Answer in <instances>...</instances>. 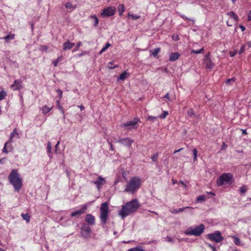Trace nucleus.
I'll return each instance as SVG.
<instances>
[{
	"label": "nucleus",
	"mask_w": 251,
	"mask_h": 251,
	"mask_svg": "<svg viewBox=\"0 0 251 251\" xmlns=\"http://www.w3.org/2000/svg\"><path fill=\"white\" fill-rule=\"evenodd\" d=\"M82 45L81 42H79L77 43L76 47L73 50V52H75L78 50L79 47Z\"/></svg>",
	"instance_id": "43"
},
{
	"label": "nucleus",
	"mask_w": 251,
	"mask_h": 251,
	"mask_svg": "<svg viewBox=\"0 0 251 251\" xmlns=\"http://www.w3.org/2000/svg\"><path fill=\"white\" fill-rule=\"evenodd\" d=\"M179 16H180L182 18H183V19H184V20H187V21H191L193 24H195V19H190V18H187L186 16H185L184 15H183V14H179Z\"/></svg>",
	"instance_id": "31"
},
{
	"label": "nucleus",
	"mask_w": 251,
	"mask_h": 251,
	"mask_svg": "<svg viewBox=\"0 0 251 251\" xmlns=\"http://www.w3.org/2000/svg\"><path fill=\"white\" fill-rule=\"evenodd\" d=\"M179 183L181 184V185H182L184 187V188H186V187H187L186 185L182 181H180L179 182Z\"/></svg>",
	"instance_id": "59"
},
{
	"label": "nucleus",
	"mask_w": 251,
	"mask_h": 251,
	"mask_svg": "<svg viewBox=\"0 0 251 251\" xmlns=\"http://www.w3.org/2000/svg\"><path fill=\"white\" fill-rule=\"evenodd\" d=\"M78 107L79 108H80L81 110H83L84 109V107L83 105H79V106H78Z\"/></svg>",
	"instance_id": "61"
},
{
	"label": "nucleus",
	"mask_w": 251,
	"mask_h": 251,
	"mask_svg": "<svg viewBox=\"0 0 251 251\" xmlns=\"http://www.w3.org/2000/svg\"><path fill=\"white\" fill-rule=\"evenodd\" d=\"M87 53V52L86 51H82L81 53H79V54H78L77 55V56L78 57H81L85 54H86Z\"/></svg>",
	"instance_id": "54"
},
{
	"label": "nucleus",
	"mask_w": 251,
	"mask_h": 251,
	"mask_svg": "<svg viewBox=\"0 0 251 251\" xmlns=\"http://www.w3.org/2000/svg\"><path fill=\"white\" fill-rule=\"evenodd\" d=\"M58 108L59 109V110H60L61 113L63 115V118L64 119L65 118V113H64V110L63 109V107L62 106H58Z\"/></svg>",
	"instance_id": "48"
},
{
	"label": "nucleus",
	"mask_w": 251,
	"mask_h": 251,
	"mask_svg": "<svg viewBox=\"0 0 251 251\" xmlns=\"http://www.w3.org/2000/svg\"><path fill=\"white\" fill-rule=\"evenodd\" d=\"M231 237L233 239L234 244L237 246H240L241 245V241L239 238L235 236H231Z\"/></svg>",
	"instance_id": "25"
},
{
	"label": "nucleus",
	"mask_w": 251,
	"mask_h": 251,
	"mask_svg": "<svg viewBox=\"0 0 251 251\" xmlns=\"http://www.w3.org/2000/svg\"><path fill=\"white\" fill-rule=\"evenodd\" d=\"M182 149H183L182 148H181V149H179V150H176V151H174V153H177V152H179L180 151H181Z\"/></svg>",
	"instance_id": "62"
},
{
	"label": "nucleus",
	"mask_w": 251,
	"mask_h": 251,
	"mask_svg": "<svg viewBox=\"0 0 251 251\" xmlns=\"http://www.w3.org/2000/svg\"><path fill=\"white\" fill-rule=\"evenodd\" d=\"M51 144L50 142H48L47 143V152L48 154V156L50 158H52L51 154Z\"/></svg>",
	"instance_id": "24"
},
{
	"label": "nucleus",
	"mask_w": 251,
	"mask_h": 251,
	"mask_svg": "<svg viewBox=\"0 0 251 251\" xmlns=\"http://www.w3.org/2000/svg\"><path fill=\"white\" fill-rule=\"evenodd\" d=\"M233 182V175L230 173H224L217 179L216 183L217 186H221L224 185H229Z\"/></svg>",
	"instance_id": "5"
},
{
	"label": "nucleus",
	"mask_w": 251,
	"mask_h": 251,
	"mask_svg": "<svg viewBox=\"0 0 251 251\" xmlns=\"http://www.w3.org/2000/svg\"><path fill=\"white\" fill-rule=\"evenodd\" d=\"M204 63L206 68L211 69L213 67V64L208 55L205 57Z\"/></svg>",
	"instance_id": "17"
},
{
	"label": "nucleus",
	"mask_w": 251,
	"mask_h": 251,
	"mask_svg": "<svg viewBox=\"0 0 251 251\" xmlns=\"http://www.w3.org/2000/svg\"><path fill=\"white\" fill-rule=\"evenodd\" d=\"M240 191L242 193H245L246 191H247V189L246 188V187L243 186H242L240 188Z\"/></svg>",
	"instance_id": "47"
},
{
	"label": "nucleus",
	"mask_w": 251,
	"mask_h": 251,
	"mask_svg": "<svg viewBox=\"0 0 251 251\" xmlns=\"http://www.w3.org/2000/svg\"><path fill=\"white\" fill-rule=\"evenodd\" d=\"M75 45V43L70 42L69 40L67 41L63 44V50H71Z\"/></svg>",
	"instance_id": "16"
},
{
	"label": "nucleus",
	"mask_w": 251,
	"mask_h": 251,
	"mask_svg": "<svg viewBox=\"0 0 251 251\" xmlns=\"http://www.w3.org/2000/svg\"><path fill=\"white\" fill-rule=\"evenodd\" d=\"M158 153H156L153 155H152L151 157V159L152 161L156 162L158 159Z\"/></svg>",
	"instance_id": "39"
},
{
	"label": "nucleus",
	"mask_w": 251,
	"mask_h": 251,
	"mask_svg": "<svg viewBox=\"0 0 251 251\" xmlns=\"http://www.w3.org/2000/svg\"><path fill=\"white\" fill-rule=\"evenodd\" d=\"M128 18L132 20H137L140 18V16L134 15L133 14H128Z\"/></svg>",
	"instance_id": "30"
},
{
	"label": "nucleus",
	"mask_w": 251,
	"mask_h": 251,
	"mask_svg": "<svg viewBox=\"0 0 251 251\" xmlns=\"http://www.w3.org/2000/svg\"><path fill=\"white\" fill-rule=\"evenodd\" d=\"M204 229V226L203 224H200L195 227L193 226L189 227L184 231V234L186 235L198 236L203 232Z\"/></svg>",
	"instance_id": "6"
},
{
	"label": "nucleus",
	"mask_w": 251,
	"mask_h": 251,
	"mask_svg": "<svg viewBox=\"0 0 251 251\" xmlns=\"http://www.w3.org/2000/svg\"><path fill=\"white\" fill-rule=\"evenodd\" d=\"M23 81L21 79L15 80L14 83L11 86L13 90H18L23 88Z\"/></svg>",
	"instance_id": "11"
},
{
	"label": "nucleus",
	"mask_w": 251,
	"mask_h": 251,
	"mask_svg": "<svg viewBox=\"0 0 251 251\" xmlns=\"http://www.w3.org/2000/svg\"><path fill=\"white\" fill-rule=\"evenodd\" d=\"M237 50H234V51H230L229 52V55L231 57H234L237 53Z\"/></svg>",
	"instance_id": "49"
},
{
	"label": "nucleus",
	"mask_w": 251,
	"mask_h": 251,
	"mask_svg": "<svg viewBox=\"0 0 251 251\" xmlns=\"http://www.w3.org/2000/svg\"><path fill=\"white\" fill-rule=\"evenodd\" d=\"M52 109V107H48L47 105H45L42 108V112L44 114H46L47 113H48V112H49Z\"/></svg>",
	"instance_id": "28"
},
{
	"label": "nucleus",
	"mask_w": 251,
	"mask_h": 251,
	"mask_svg": "<svg viewBox=\"0 0 251 251\" xmlns=\"http://www.w3.org/2000/svg\"><path fill=\"white\" fill-rule=\"evenodd\" d=\"M11 142L9 141L6 142L4 146V147L2 149V152L4 153H7L9 151H11L12 150V146L11 145Z\"/></svg>",
	"instance_id": "18"
},
{
	"label": "nucleus",
	"mask_w": 251,
	"mask_h": 251,
	"mask_svg": "<svg viewBox=\"0 0 251 251\" xmlns=\"http://www.w3.org/2000/svg\"><path fill=\"white\" fill-rule=\"evenodd\" d=\"M80 233L83 238H89L91 233L90 227L88 225L84 224L80 229Z\"/></svg>",
	"instance_id": "8"
},
{
	"label": "nucleus",
	"mask_w": 251,
	"mask_h": 251,
	"mask_svg": "<svg viewBox=\"0 0 251 251\" xmlns=\"http://www.w3.org/2000/svg\"><path fill=\"white\" fill-rule=\"evenodd\" d=\"M165 239H166V241L168 242L173 243V242H174L173 238L170 236H168L165 238Z\"/></svg>",
	"instance_id": "45"
},
{
	"label": "nucleus",
	"mask_w": 251,
	"mask_h": 251,
	"mask_svg": "<svg viewBox=\"0 0 251 251\" xmlns=\"http://www.w3.org/2000/svg\"><path fill=\"white\" fill-rule=\"evenodd\" d=\"M110 47V43L109 42H107L105 46L102 48V49L100 51V54H101L103 52H104L106 49H107Z\"/></svg>",
	"instance_id": "37"
},
{
	"label": "nucleus",
	"mask_w": 251,
	"mask_h": 251,
	"mask_svg": "<svg viewBox=\"0 0 251 251\" xmlns=\"http://www.w3.org/2000/svg\"><path fill=\"white\" fill-rule=\"evenodd\" d=\"M239 27L241 29V30H242V31H245V26H243V25H239Z\"/></svg>",
	"instance_id": "57"
},
{
	"label": "nucleus",
	"mask_w": 251,
	"mask_h": 251,
	"mask_svg": "<svg viewBox=\"0 0 251 251\" xmlns=\"http://www.w3.org/2000/svg\"><path fill=\"white\" fill-rule=\"evenodd\" d=\"M118 142L125 146L130 147L133 140L129 138H125L119 140Z\"/></svg>",
	"instance_id": "12"
},
{
	"label": "nucleus",
	"mask_w": 251,
	"mask_h": 251,
	"mask_svg": "<svg viewBox=\"0 0 251 251\" xmlns=\"http://www.w3.org/2000/svg\"><path fill=\"white\" fill-rule=\"evenodd\" d=\"M245 50V45H243L241 49H240V50L238 51V53L239 54H242L243 52H244Z\"/></svg>",
	"instance_id": "46"
},
{
	"label": "nucleus",
	"mask_w": 251,
	"mask_h": 251,
	"mask_svg": "<svg viewBox=\"0 0 251 251\" xmlns=\"http://www.w3.org/2000/svg\"><path fill=\"white\" fill-rule=\"evenodd\" d=\"M207 245L209 247H210L213 250V251H216V249L214 246H213L209 243H207Z\"/></svg>",
	"instance_id": "50"
},
{
	"label": "nucleus",
	"mask_w": 251,
	"mask_h": 251,
	"mask_svg": "<svg viewBox=\"0 0 251 251\" xmlns=\"http://www.w3.org/2000/svg\"><path fill=\"white\" fill-rule=\"evenodd\" d=\"M59 144H60V142L58 141V142H57V144L55 146V151L56 153L58 152L57 150H58V148Z\"/></svg>",
	"instance_id": "53"
},
{
	"label": "nucleus",
	"mask_w": 251,
	"mask_h": 251,
	"mask_svg": "<svg viewBox=\"0 0 251 251\" xmlns=\"http://www.w3.org/2000/svg\"><path fill=\"white\" fill-rule=\"evenodd\" d=\"M160 51V49L158 48L154 49L153 50H151L150 53L151 55L153 56L154 57H156Z\"/></svg>",
	"instance_id": "26"
},
{
	"label": "nucleus",
	"mask_w": 251,
	"mask_h": 251,
	"mask_svg": "<svg viewBox=\"0 0 251 251\" xmlns=\"http://www.w3.org/2000/svg\"><path fill=\"white\" fill-rule=\"evenodd\" d=\"M169 114V113L167 111H163L162 114L158 116L159 118L164 119L166 116Z\"/></svg>",
	"instance_id": "36"
},
{
	"label": "nucleus",
	"mask_w": 251,
	"mask_h": 251,
	"mask_svg": "<svg viewBox=\"0 0 251 251\" xmlns=\"http://www.w3.org/2000/svg\"><path fill=\"white\" fill-rule=\"evenodd\" d=\"M91 18L94 19V26L97 25L98 24V22H99V20H98L97 17L96 16L94 15V16H91Z\"/></svg>",
	"instance_id": "40"
},
{
	"label": "nucleus",
	"mask_w": 251,
	"mask_h": 251,
	"mask_svg": "<svg viewBox=\"0 0 251 251\" xmlns=\"http://www.w3.org/2000/svg\"><path fill=\"white\" fill-rule=\"evenodd\" d=\"M172 183L173 184H175L177 183V181L175 179H172Z\"/></svg>",
	"instance_id": "64"
},
{
	"label": "nucleus",
	"mask_w": 251,
	"mask_h": 251,
	"mask_svg": "<svg viewBox=\"0 0 251 251\" xmlns=\"http://www.w3.org/2000/svg\"><path fill=\"white\" fill-rule=\"evenodd\" d=\"M15 37V34H10L7 35L4 37H0V39H4L6 42L8 43L10 41L14 39Z\"/></svg>",
	"instance_id": "21"
},
{
	"label": "nucleus",
	"mask_w": 251,
	"mask_h": 251,
	"mask_svg": "<svg viewBox=\"0 0 251 251\" xmlns=\"http://www.w3.org/2000/svg\"><path fill=\"white\" fill-rule=\"evenodd\" d=\"M21 217H22V218L24 220H25L26 223H29V222L30 216H29L28 214H27V213H26V214H21Z\"/></svg>",
	"instance_id": "29"
},
{
	"label": "nucleus",
	"mask_w": 251,
	"mask_h": 251,
	"mask_svg": "<svg viewBox=\"0 0 251 251\" xmlns=\"http://www.w3.org/2000/svg\"><path fill=\"white\" fill-rule=\"evenodd\" d=\"M192 209L193 208L189 206H186L185 207L179 208L178 209H175L173 210H170V211L173 214H178V213L183 212L186 209Z\"/></svg>",
	"instance_id": "20"
},
{
	"label": "nucleus",
	"mask_w": 251,
	"mask_h": 251,
	"mask_svg": "<svg viewBox=\"0 0 251 251\" xmlns=\"http://www.w3.org/2000/svg\"><path fill=\"white\" fill-rule=\"evenodd\" d=\"M180 56V53H179L177 52H172L170 53V54L169 55V60L170 61H171V62L175 61L176 60H177Z\"/></svg>",
	"instance_id": "15"
},
{
	"label": "nucleus",
	"mask_w": 251,
	"mask_h": 251,
	"mask_svg": "<svg viewBox=\"0 0 251 251\" xmlns=\"http://www.w3.org/2000/svg\"><path fill=\"white\" fill-rule=\"evenodd\" d=\"M7 94L5 91L2 90L0 92V101L4 100Z\"/></svg>",
	"instance_id": "34"
},
{
	"label": "nucleus",
	"mask_w": 251,
	"mask_h": 251,
	"mask_svg": "<svg viewBox=\"0 0 251 251\" xmlns=\"http://www.w3.org/2000/svg\"><path fill=\"white\" fill-rule=\"evenodd\" d=\"M164 98H166L167 99H168V100H170V97H169V93H167L164 96Z\"/></svg>",
	"instance_id": "56"
},
{
	"label": "nucleus",
	"mask_w": 251,
	"mask_h": 251,
	"mask_svg": "<svg viewBox=\"0 0 251 251\" xmlns=\"http://www.w3.org/2000/svg\"><path fill=\"white\" fill-rule=\"evenodd\" d=\"M118 11L120 15H122L123 13L125 11V8L123 4H120L118 6Z\"/></svg>",
	"instance_id": "35"
},
{
	"label": "nucleus",
	"mask_w": 251,
	"mask_h": 251,
	"mask_svg": "<svg viewBox=\"0 0 251 251\" xmlns=\"http://www.w3.org/2000/svg\"><path fill=\"white\" fill-rule=\"evenodd\" d=\"M85 221L90 225H94L95 224V218L92 214H86Z\"/></svg>",
	"instance_id": "14"
},
{
	"label": "nucleus",
	"mask_w": 251,
	"mask_h": 251,
	"mask_svg": "<svg viewBox=\"0 0 251 251\" xmlns=\"http://www.w3.org/2000/svg\"><path fill=\"white\" fill-rule=\"evenodd\" d=\"M9 183L13 186L16 192H19L22 186V178L16 169L11 171L8 176Z\"/></svg>",
	"instance_id": "2"
},
{
	"label": "nucleus",
	"mask_w": 251,
	"mask_h": 251,
	"mask_svg": "<svg viewBox=\"0 0 251 251\" xmlns=\"http://www.w3.org/2000/svg\"><path fill=\"white\" fill-rule=\"evenodd\" d=\"M58 62H60V61H61L62 60V57L61 56H60L59 57L57 58V59H56Z\"/></svg>",
	"instance_id": "60"
},
{
	"label": "nucleus",
	"mask_w": 251,
	"mask_h": 251,
	"mask_svg": "<svg viewBox=\"0 0 251 251\" xmlns=\"http://www.w3.org/2000/svg\"><path fill=\"white\" fill-rule=\"evenodd\" d=\"M139 122H140V120L135 119L133 121L127 122L124 125V126L128 130L136 129L138 127V123Z\"/></svg>",
	"instance_id": "9"
},
{
	"label": "nucleus",
	"mask_w": 251,
	"mask_h": 251,
	"mask_svg": "<svg viewBox=\"0 0 251 251\" xmlns=\"http://www.w3.org/2000/svg\"><path fill=\"white\" fill-rule=\"evenodd\" d=\"M234 81H235V78H229V79H227L226 80V83H230L231 82H234Z\"/></svg>",
	"instance_id": "52"
},
{
	"label": "nucleus",
	"mask_w": 251,
	"mask_h": 251,
	"mask_svg": "<svg viewBox=\"0 0 251 251\" xmlns=\"http://www.w3.org/2000/svg\"><path fill=\"white\" fill-rule=\"evenodd\" d=\"M13 138H19V135L17 132V129H14L13 131L11 133L9 141L12 142Z\"/></svg>",
	"instance_id": "19"
},
{
	"label": "nucleus",
	"mask_w": 251,
	"mask_h": 251,
	"mask_svg": "<svg viewBox=\"0 0 251 251\" xmlns=\"http://www.w3.org/2000/svg\"><path fill=\"white\" fill-rule=\"evenodd\" d=\"M187 115L190 117H193V116H194L195 113H194V110L192 109H189L187 111Z\"/></svg>",
	"instance_id": "42"
},
{
	"label": "nucleus",
	"mask_w": 251,
	"mask_h": 251,
	"mask_svg": "<svg viewBox=\"0 0 251 251\" xmlns=\"http://www.w3.org/2000/svg\"><path fill=\"white\" fill-rule=\"evenodd\" d=\"M207 238L212 241L219 243L223 241V237L219 231H216L214 233H209L207 235Z\"/></svg>",
	"instance_id": "7"
},
{
	"label": "nucleus",
	"mask_w": 251,
	"mask_h": 251,
	"mask_svg": "<svg viewBox=\"0 0 251 251\" xmlns=\"http://www.w3.org/2000/svg\"><path fill=\"white\" fill-rule=\"evenodd\" d=\"M65 7L67 9H75V6L73 5L72 3L70 2H68L65 4Z\"/></svg>",
	"instance_id": "33"
},
{
	"label": "nucleus",
	"mask_w": 251,
	"mask_h": 251,
	"mask_svg": "<svg viewBox=\"0 0 251 251\" xmlns=\"http://www.w3.org/2000/svg\"><path fill=\"white\" fill-rule=\"evenodd\" d=\"M141 184V179L138 176L132 177L128 182L125 191L128 193H133L136 192Z\"/></svg>",
	"instance_id": "3"
},
{
	"label": "nucleus",
	"mask_w": 251,
	"mask_h": 251,
	"mask_svg": "<svg viewBox=\"0 0 251 251\" xmlns=\"http://www.w3.org/2000/svg\"><path fill=\"white\" fill-rule=\"evenodd\" d=\"M57 92H58V93H59V94H60V97H61V96H62V91H61L60 90L58 89V90H57Z\"/></svg>",
	"instance_id": "63"
},
{
	"label": "nucleus",
	"mask_w": 251,
	"mask_h": 251,
	"mask_svg": "<svg viewBox=\"0 0 251 251\" xmlns=\"http://www.w3.org/2000/svg\"><path fill=\"white\" fill-rule=\"evenodd\" d=\"M157 118H158V117H155V116H149L148 117L147 119L149 121H151L153 122L157 119Z\"/></svg>",
	"instance_id": "41"
},
{
	"label": "nucleus",
	"mask_w": 251,
	"mask_h": 251,
	"mask_svg": "<svg viewBox=\"0 0 251 251\" xmlns=\"http://www.w3.org/2000/svg\"><path fill=\"white\" fill-rule=\"evenodd\" d=\"M129 76V74L127 73L126 71H125L124 73L120 75L118 80L124 81L125 79L128 77Z\"/></svg>",
	"instance_id": "22"
},
{
	"label": "nucleus",
	"mask_w": 251,
	"mask_h": 251,
	"mask_svg": "<svg viewBox=\"0 0 251 251\" xmlns=\"http://www.w3.org/2000/svg\"><path fill=\"white\" fill-rule=\"evenodd\" d=\"M58 62L56 60H54L52 61V63L54 66H56L57 65Z\"/></svg>",
	"instance_id": "55"
},
{
	"label": "nucleus",
	"mask_w": 251,
	"mask_h": 251,
	"mask_svg": "<svg viewBox=\"0 0 251 251\" xmlns=\"http://www.w3.org/2000/svg\"><path fill=\"white\" fill-rule=\"evenodd\" d=\"M91 182L97 186V188L100 190L101 187L105 184L106 181L104 178L99 176L96 179L91 181Z\"/></svg>",
	"instance_id": "10"
},
{
	"label": "nucleus",
	"mask_w": 251,
	"mask_h": 251,
	"mask_svg": "<svg viewBox=\"0 0 251 251\" xmlns=\"http://www.w3.org/2000/svg\"><path fill=\"white\" fill-rule=\"evenodd\" d=\"M203 51H204L203 49L201 48V49L198 50H191V52L195 53L196 54H199V53H201L203 52Z\"/></svg>",
	"instance_id": "38"
},
{
	"label": "nucleus",
	"mask_w": 251,
	"mask_h": 251,
	"mask_svg": "<svg viewBox=\"0 0 251 251\" xmlns=\"http://www.w3.org/2000/svg\"><path fill=\"white\" fill-rule=\"evenodd\" d=\"M116 12V9L115 8H112L111 7V16L115 14Z\"/></svg>",
	"instance_id": "51"
},
{
	"label": "nucleus",
	"mask_w": 251,
	"mask_h": 251,
	"mask_svg": "<svg viewBox=\"0 0 251 251\" xmlns=\"http://www.w3.org/2000/svg\"><path fill=\"white\" fill-rule=\"evenodd\" d=\"M86 209V206L85 205H82L80 209L75 210V211L72 212L71 214V216L72 217H78L80 216L81 214L84 213Z\"/></svg>",
	"instance_id": "13"
},
{
	"label": "nucleus",
	"mask_w": 251,
	"mask_h": 251,
	"mask_svg": "<svg viewBox=\"0 0 251 251\" xmlns=\"http://www.w3.org/2000/svg\"><path fill=\"white\" fill-rule=\"evenodd\" d=\"M41 48H42V50L47 51L48 50V47L46 46H43Z\"/></svg>",
	"instance_id": "58"
},
{
	"label": "nucleus",
	"mask_w": 251,
	"mask_h": 251,
	"mask_svg": "<svg viewBox=\"0 0 251 251\" xmlns=\"http://www.w3.org/2000/svg\"><path fill=\"white\" fill-rule=\"evenodd\" d=\"M205 199L206 197L204 195L199 196V197H197L196 201L198 202H202L204 201L205 200Z\"/></svg>",
	"instance_id": "32"
},
{
	"label": "nucleus",
	"mask_w": 251,
	"mask_h": 251,
	"mask_svg": "<svg viewBox=\"0 0 251 251\" xmlns=\"http://www.w3.org/2000/svg\"><path fill=\"white\" fill-rule=\"evenodd\" d=\"M227 15H228L231 18H233L235 21H237L238 20V18L237 16L233 11L228 12L227 13Z\"/></svg>",
	"instance_id": "27"
},
{
	"label": "nucleus",
	"mask_w": 251,
	"mask_h": 251,
	"mask_svg": "<svg viewBox=\"0 0 251 251\" xmlns=\"http://www.w3.org/2000/svg\"><path fill=\"white\" fill-rule=\"evenodd\" d=\"M197 150H196V149H194L193 150V155H194V160L195 161L197 160Z\"/></svg>",
	"instance_id": "44"
},
{
	"label": "nucleus",
	"mask_w": 251,
	"mask_h": 251,
	"mask_svg": "<svg viewBox=\"0 0 251 251\" xmlns=\"http://www.w3.org/2000/svg\"><path fill=\"white\" fill-rule=\"evenodd\" d=\"M108 203L107 201L101 203L100 207V224L103 227H105L108 220Z\"/></svg>",
	"instance_id": "4"
},
{
	"label": "nucleus",
	"mask_w": 251,
	"mask_h": 251,
	"mask_svg": "<svg viewBox=\"0 0 251 251\" xmlns=\"http://www.w3.org/2000/svg\"><path fill=\"white\" fill-rule=\"evenodd\" d=\"M140 206L139 201L136 199H134L123 205L119 211L118 214L122 219H124L127 216L135 213Z\"/></svg>",
	"instance_id": "1"
},
{
	"label": "nucleus",
	"mask_w": 251,
	"mask_h": 251,
	"mask_svg": "<svg viewBox=\"0 0 251 251\" xmlns=\"http://www.w3.org/2000/svg\"><path fill=\"white\" fill-rule=\"evenodd\" d=\"M101 16L102 17H107L110 16V7L104 9L101 13Z\"/></svg>",
	"instance_id": "23"
}]
</instances>
